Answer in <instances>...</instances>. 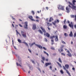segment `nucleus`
<instances>
[{"mask_svg": "<svg viewBox=\"0 0 76 76\" xmlns=\"http://www.w3.org/2000/svg\"><path fill=\"white\" fill-rule=\"evenodd\" d=\"M69 26L70 28H72V29H73V23L72 22H71V23L69 24Z\"/></svg>", "mask_w": 76, "mask_h": 76, "instance_id": "0eeeda50", "label": "nucleus"}, {"mask_svg": "<svg viewBox=\"0 0 76 76\" xmlns=\"http://www.w3.org/2000/svg\"><path fill=\"white\" fill-rule=\"evenodd\" d=\"M66 20L65 19L64 20V24H66Z\"/></svg>", "mask_w": 76, "mask_h": 76, "instance_id": "13d9d810", "label": "nucleus"}, {"mask_svg": "<svg viewBox=\"0 0 76 76\" xmlns=\"http://www.w3.org/2000/svg\"><path fill=\"white\" fill-rule=\"evenodd\" d=\"M16 64L18 66H20V67H22V65L20 64H18V63H16Z\"/></svg>", "mask_w": 76, "mask_h": 76, "instance_id": "5701e85b", "label": "nucleus"}, {"mask_svg": "<svg viewBox=\"0 0 76 76\" xmlns=\"http://www.w3.org/2000/svg\"><path fill=\"white\" fill-rule=\"evenodd\" d=\"M58 51L59 52V53H61L62 52H63V51L64 50H63V49H61V51H60V49H58Z\"/></svg>", "mask_w": 76, "mask_h": 76, "instance_id": "4468645a", "label": "nucleus"}, {"mask_svg": "<svg viewBox=\"0 0 76 76\" xmlns=\"http://www.w3.org/2000/svg\"><path fill=\"white\" fill-rule=\"evenodd\" d=\"M76 1L75 0H73V1H72V2L73 4L75 5V3H76Z\"/></svg>", "mask_w": 76, "mask_h": 76, "instance_id": "4be33fe9", "label": "nucleus"}, {"mask_svg": "<svg viewBox=\"0 0 76 76\" xmlns=\"http://www.w3.org/2000/svg\"><path fill=\"white\" fill-rule=\"evenodd\" d=\"M61 9L62 10H64V7L61 6Z\"/></svg>", "mask_w": 76, "mask_h": 76, "instance_id": "c85d7f7f", "label": "nucleus"}, {"mask_svg": "<svg viewBox=\"0 0 76 76\" xmlns=\"http://www.w3.org/2000/svg\"><path fill=\"white\" fill-rule=\"evenodd\" d=\"M31 13L32 14V15H35V12H34V11H31Z\"/></svg>", "mask_w": 76, "mask_h": 76, "instance_id": "c9c22d12", "label": "nucleus"}, {"mask_svg": "<svg viewBox=\"0 0 76 76\" xmlns=\"http://www.w3.org/2000/svg\"><path fill=\"white\" fill-rule=\"evenodd\" d=\"M40 28L44 32V35L45 36H46L48 38H50V35L48 33L46 32V30H45V29L42 27H41Z\"/></svg>", "mask_w": 76, "mask_h": 76, "instance_id": "f257e3e1", "label": "nucleus"}, {"mask_svg": "<svg viewBox=\"0 0 76 76\" xmlns=\"http://www.w3.org/2000/svg\"><path fill=\"white\" fill-rule=\"evenodd\" d=\"M12 25L13 27L14 28L15 27V26H14V25L13 24H12Z\"/></svg>", "mask_w": 76, "mask_h": 76, "instance_id": "69168bd1", "label": "nucleus"}, {"mask_svg": "<svg viewBox=\"0 0 76 76\" xmlns=\"http://www.w3.org/2000/svg\"><path fill=\"white\" fill-rule=\"evenodd\" d=\"M66 72L67 73V74H68L69 75L70 74V72H69L68 70H66Z\"/></svg>", "mask_w": 76, "mask_h": 76, "instance_id": "393cba45", "label": "nucleus"}, {"mask_svg": "<svg viewBox=\"0 0 76 76\" xmlns=\"http://www.w3.org/2000/svg\"><path fill=\"white\" fill-rule=\"evenodd\" d=\"M21 33L22 34V35L23 38H26V33L23 31H21Z\"/></svg>", "mask_w": 76, "mask_h": 76, "instance_id": "39448f33", "label": "nucleus"}, {"mask_svg": "<svg viewBox=\"0 0 76 76\" xmlns=\"http://www.w3.org/2000/svg\"><path fill=\"white\" fill-rule=\"evenodd\" d=\"M42 48H43L45 50H47V48H46L45 47H43L42 48H40V49H41Z\"/></svg>", "mask_w": 76, "mask_h": 76, "instance_id": "e433bc0d", "label": "nucleus"}, {"mask_svg": "<svg viewBox=\"0 0 76 76\" xmlns=\"http://www.w3.org/2000/svg\"><path fill=\"white\" fill-rule=\"evenodd\" d=\"M63 69H64V70H66V68H65V67H63Z\"/></svg>", "mask_w": 76, "mask_h": 76, "instance_id": "4d7b16f0", "label": "nucleus"}, {"mask_svg": "<svg viewBox=\"0 0 76 76\" xmlns=\"http://www.w3.org/2000/svg\"><path fill=\"white\" fill-rule=\"evenodd\" d=\"M67 55L68 56H69V57H72V54H71L70 53L67 54Z\"/></svg>", "mask_w": 76, "mask_h": 76, "instance_id": "f3484780", "label": "nucleus"}, {"mask_svg": "<svg viewBox=\"0 0 76 76\" xmlns=\"http://www.w3.org/2000/svg\"><path fill=\"white\" fill-rule=\"evenodd\" d=\"M56 37L53 36H51L50 37V38L51 39H53V38H55Z\"/></svg>", "mask_w": 76, "mask_h": 76, "instance_id": "4c0bfd02", "label": "nucleus"}, {"mask_svg": "<svg viewBox=\"0 0 76 76\" xmlns=\"http://www.w3.org/2000/svg\"><path fill=\"white\" fill-rule=\"evenodd\" d=\"M53 20V18L52 17H50V18L49 20V22H52V21Z\"/></svg>", "mask_w": 76, "mask_h": 76, "instance_id": "dca6fc26", "label": "nucleus"}, {"mask_svg": "<svg viewBox=\"0 0 76 76\" xmlns=\"http://www.w3.org/2000/svg\"><path fill=\"white\" fill-rule=\"evenodd\" d=\"M58 16H62L61 14H59Z\"/></svg>", "mask_w": 76, "mask_h": 76, "instance_id": "bf43d9fd", "label": "nucleus"}, {"mask_svg": "<svg viewBox=\"0 0 76 76\" xmlns=\"http://www.w3.org/2000/svg\"><path fill=\"white\" fill-rule=\"evenodd\" d=\"M51 49L53 50H55V49L53 47L51 48Z\"/></svg>", "mask_w": 76, "mask_h": 76, "instance_id": "a18cd8bd", "label": "nucleus"}, {"mask_svg": "<svg viewBox=\"0 0 76 76\" xmlns=\"http://www.w3.org/2000/svg\"><path fill=\"white\" fill-rule=\"evenodd\" d=\"M69 4V7L71 9H75L76 8V6L74 4H72V3L70 2H68Z\"/></svg>", "mask_w": 76, "mask_h": 76, "instance_id": "f03ea898", "label": "nucleus"}, {"mask_svg": "<svg viewBox=\"0 0 76 76\" xmlns=\"http://www.w3.org/2000/svg\"><path fill=\"white\" fill-rule=\"evenodd\" d=\"M45 40L46 42H47L48 41V40H47V39L46 38H45Z\"/></svg>", "mask_w": 76, "mask_h": 76, "instance_id": "49530a36", "label": "nucleus"}, {"mask_svg": "<svg viewBox=\"0 0 76 76\" xmlns=\"http://www.w3.org/2000/svg\"><path fill=\"white\" fill-rule=\"evenodd\" d=\"M43 52L45 54H46V55H47V57H48V56H49V54H48V53L46 52H45V51H44Z\"/></svg>", "mask_w": 76, "mask_h": 76, "instance_id": "412c9836", "label": "nucleus"}, {"mask_svg": "<svg viewBox=\"0 0 76 76\" xmlns=\"http://www.w3.org/2000/svg\"><path fill=\"white\" fill-rule=\"evenodd\" d=\"M57 63L58 65L59 66H60V67H61V64H60L59 62H57Z\"/></svg>", "mask_w": 76, "mask_h": 76, "instance_id": "a878e982", "label": "nucleus"}, {"mask_svg": "<svg viewBox=\"0 0 76 76\" xmlns=\"http://www.w3.org/2000/svg\"><path fill=\"white\" fill-rule=\"evenodd\" d=\"M61 42L62 43H63V44H66V42H64V41L62 40L61 41Z\"/></svg>", "mask_w": 76, "mask_h": 76, "instance_id": "ea45409f", "label": "nucleus"}, {"mask_svg": "<svg viewBox=\"0 0 76 76\" xmlns=\"http://www.w3.org/2000/svg\"><path fill=\"white\" fill-rule=\"evenodd\" d=\"M64 45H61V47H60V48L63 49V48H64Z\"/></svg>", "mask_w": 76, "mask_h": 76, "instance_id": "7c9ffc66", "label": "nucleus"}, {"mask_svg": "<svg viewBox=\"0 0 76 76\" xmlns=\"http://www.w3.org/2000/svg\"><path fill=\"white\" fill-rule=\"evenodd\" d=\"M61 6L59 5L58 7V8L59 10H60L61 9Z\"/></svg>", "mask_w": 76, "mask_h": 76, "instance_id": "b1692460", "label": "nucleus"}, {"mask_svg": "<svg viewBox=\"0 0 76 76\" xmlns=\"http://www.w3.org/2000/svg\"><path fill=\"white\" fill-rule=\"evenodd\" d=\"M74 27H75V28H76V25H75L74 26Z\"/></svg>", "mask_w": 76, "mask_h": 76, "instance_id": "774afa93", "label": "nucleus"}, {"mask_svg": "<svg viewBox=\"0 0 76 76\" xmlns=\"http://www.w3.org/2000/svg\"><path fill=\"white\" fill-rule=\"evenodd\" d=\"M61 55L64 56H66V55L65 54V53H61Z\"/></svg>", "mask_w": 76, "mask_h": 76, "instance_id": "72a5a7b5", "label": "nucleus"}, {"mask_svg": "<svg viewBox=\"0 0 76 76\" xmlns=\"http://www.w3.org/2000/svg\"><path fill=\"white\" fill-rule=\"evenodd\" d=\"M60 72L61 74H64V72H63V70L62 69H61L60 70Z\"/></svg>", "mask_w": 76, "mask_h": 76, "instance_id": "2f4dec72", "label": "nucleus"}, {"mask_svg": "<svg viewBox=\"0 0 76 76\" xmlns=\"http://www.w3.org/2000/svg\"><path fill=\"white\" fill-rule=\"evenodd\" d=\"M16 33H17V34H19V36H20V37H22L21 36V35L19 33V32H18V31H17V30H16Z\"/></svg>", "mask_w": 76, "mask_h": 76, "instance_id": "a211bd4d", "label": "nucleus"}, {"mask_svg": "<svg viewBox=\"0 0 76 76\" xmlns=\"http://www.w3.org/2000/svg\"><path fill=\"white\" fill-rule=\"evenodd\" d=\"M67 53H70V51H69L68 50H67Z\"/></svg>", "mask_w": 76, "mask_h": 76, "instance_id": "864d4df0", "label": "nucleus"}, {"mask_svg": "<svg viewBox=\"0 0 76 76\" xmlns=\"http://www.w3.org/2000/svg\"><path fill=\"white\" fill-rule=\"evenodd\" d=\"M29 51L30 53H31L32 52L31 51V50L30 49H29Z\"/></svg>", "mask_w": 76, "mask_h": 76, "instance_id": "8fccbe9b", "label": "nucleus"}, {"mask_svg": "<svg viewBox=\"0 0 76 76\" xmlns=\"http://www.w3.org/2000/svg\"><path fill=\"white\" fill-rule=\"evenodd\" d=\"M36 21L38 22H39V20H36Z\"/></svg>", "mask_w": 76, "mask_h": 76, "instance_id": "680f3d73", "label": "nucleus"}, {"mask_svg": "<svg viewBox=\"0 0 76 76\" xmlns=\"http://www.w3.org/2000/svg\"><path fill=\"white\" fill-rule=\"evenodd\" d=\"M22 23L23 25V27L24 29H28V22Z\"/></svg>", "mask_w": 76, "mask_h": 76, "instance_id": "20e7f679", "label": "nucleus"}, {"mask_svg": "<svg viewBox=\"0 0 76 76\" xmlns=\"http://www.w3.org/2000/svg\"><path fill=\"white\" fill-rule=\"evenodd\" d=\"M47 26H48V27H49L50 26V24H49V23H48V22L47 23Z\"/></svg>", "mask_w": 76, "mask_h": 76, "instance_id": "37998d69", "label": "nucleus"}, {"mask_svg": "<svg viewBox=\"0 0 76 76\" xmlns=\"http://www.w3.org/2000/svg\"><path fill=\"white\" fill-rule=\"evenodd\" d=\"M12 19H14V20H15V18H13V17H12Z\"/></svg>", "mask_w": 76, "mask_h": 76, "instance_id": "0e129e2a", "label": "nucleus"}, {"mask_svg": "<svg viewBox=\"0 0 76 76\" xmlns=\"http://www.w3.org/2000/svg\"><path fill=\"white\" fill-rule=\"evenodd\" d=\"M67 26H66V25H64L63 26V28L64 29H67Z\"/></svg>", "mask_w": 76, "mask_h": 76, "instance_id": "bb28decb", "label": "nucleus"}, {"mask_svg": "<svg viewBox=\"0 0 76 76\" xmlns=\"http://www.w3.org/2000/svg\"><path fill=\"white\" fill-rule=\"evenodd\" d=\"M38 69L39 70L40 72H41V69H39V68H38Z\"/></svg>", "mask_w": 76, "mask_h": 76, "instance_id": "09e8293b", "label": "nucleus"}, {"mask_svg": "<svg viewBox=\"0 0 76 76\" xmlns=\"http://www.w3.org/2000/svg\"><path fill=\"white\" fill-rule=\"evenodd\" d=\"M48 30H50V28L49 27H48Z\"/></svg>", "mask_w": 76, "mask_h": 76, "instance_id": "e2e57ef3", "label": "nucleus"}, {"mask_svg": "<svg viewBox=\"0 0 76 76\" xmlns=\"http://www.w3.org/2000/svg\"><path fill=\"white\" fill-rule=\"evenodd\" d=\"M64 35L65 37H67L68 35L66 33H65L64 34Z\"/></svg>", "mask_w": 76, "mask_h": 76, "instance_id": "58836bf2", "label": "nucleus"}, {"mask_svg": "<svg viewBox=\"0 0 76 76\" xmlns=\"http://www.w3.org/2000/svg\"><path fill=\"white\" fill-rule=\"evenodd\" d=\"M45 65L46 66H50V65H51V62L46 63L45 64Z\"/></svg>", "mask_w": 76, "mask_h": 76, "instance_id": "9d476101", "label": "nucleus"}, {"mask_svg": "<svg viewBox=\"0 0 76 76\" xmlns=\"http://www.w3.org/2000/svg\"><path fill=\"white\" fill-rule=\"evenodd\" d=\"M56 21L57 22V23H59V22H60V20H57Z\"/></svg>", "mask_w": 76, "mask_h": 76, "instance_id": "de8ad7c7", "label": "nucleus"}, {"mask_svg": "<svg viewBox=\"0 0 76 76\" xmlns=\"http://www.w3.org/2000/svg\"><path fill=\"white\" fill-rule=\"evenodd\" d=\"M69 35L70 37H73V32L72 31H71L70 32V34H69Z\"/></svg>", "mask_w": 76, "mask_h": 76, "instance_id": "9b49d317", "label": "nucleus"}, {"mask_svg": "<svg viewBox=\"0 0 76 76\" xmlns=\"http://www.w3.org/2000/svg\"><path fill=\"white\" fill-rule=\"evenodd\" d=\"M71 16L72 18H75V21H76V15H75V16L74 15H71Z\"/></svg>", "mask_w": 76, "mask_h": 76, "instance_id": "ddd939ff", "label": "nucleus"}, {"mask_svg": "<svg viewBox=\"0 0 76 76\" xmlns=\"http://www.w3.org/2000/svg\"><path fill=\"white\" fill-rule=\"evenodd\" d=\"M18 25L19 26H20V27H23V26H22L20 24H19Z\"/></svg>", "mask_w": 76, "mask_h": 76, "instance_id": "c03bdc74", "label": "nucleus"}, {"mask_svg": "<svg viewBox=\"0 0 76 76\" xmlns=\"http://www.w3.org/2000/svg\"><path fill=\"white\" fill-rule=\"evenodd\" d=\"M18 42H19L20 43H21L22 41H21L20 40V39H18Z\"/></svg>", "mask_w": 76, "mask_h": 76, "instance_id": "f704fd0d", "label": "nucleus"}, {"mask_svg": "<svg viewBox=\"0 0 76 76\" xmlns=\"http://www.w3.org/2000/svg\"><path fill=\"white\" fill-rule=\"evenodd\" d=\"M29 18L30 19H31V21H34V22H35V20L33 19V17H32V16H29Z\"/></svg>", "mask_w": 76, "mask_h": 76, "instance_id": "6e6552de", "label": "nucleus"}, {"mask_svg": "<svg viewBox=\"0 0 76 76\" xmlns=\"http://www.w3.org/2000/svg\"><path fill=\"white\" fill-rule=\"evenodd\" d=\"M56 38L55 39V41L57 42L58 41V36L56 35Z\"/></svg>", "mask_w": 76, "mask_h": 76, "instance_id": "2eb2a0df", "label": "nucleus"}, {"mask_svg": "<svg viewBox=\"0 0 76 76\" xmlns=\"http://www.w3.org/2000/svg\"><path fill=\"white\" fill-rule=\"evenodd\" d=\"M39 32L40 33V34H42V35L43 34V32H42V31H41V30H38Z\"/></svg>", "mask_w": 76, "mask_h": 76, "instance_id": "aec40b11", "label": "nucleus"}, {"mask_svg": "<svg viewBox=\"0 0 76 76\" xmlns=\"http://www.w3.org/2000/svg\"><path fill=\"white\" fill-rule=\"evenodd\" d=\"M42 60L43 61L45 60V58L44 57H42Z\"/></svg>", "mask_w": 76, "mask_h": 76, "instance_id": "c756f323", "label": "nucleus"}, {"mask_svg": "<svg viewBox=\"0 0 76 76\" xmlns=\"http://www.w3.org/2000/svg\"><path fill=\"white\" fill-rule=\"evenodd\" d=\"M46 9H47V10H48V7H46Z\"/></svg>", "mask_w": 76, "mask_h": 76, "instance_id": "052dcab7", "label": "nucleus"}, {"mask_svg": "<svg viewBox=\"0 0 76 76\" xmlns=\"http://www.w3.org/2000/svg\"><path fill=\"white\" fill-rule=\"evenodd\" d=\"M46 61H48V59L46 58V60H45Z\"/></svg>", "mask_w": 76, "mask_h": 76, "instance_id": "603ef678", "label": "nucleus"}, {"mask_svg": "<svg viewBox=\"0 0 76 76\" xmlns=\"http://www.w3.org/2000/svg\"><path fill=\"white\" fill-rule=\"evenodd\" d=\"M72 70H74V71H75V68L74 67L72 68Z\"/></svg>", "mask_w": 76, "mask_h": 76, "instance_id": "6e6d98bb", "label": "nucleus"}, {"mask_svg": "<svg viewBox=\"0 0 76 76\" xmlns=\"http://www.w3.org/2000/svg\"><path fill=\"white\" fill-rule=\"evenodd\" d=\"M41 62L42 63H43V64H44V62L42 60L41 61Z\"/></svg>", "mask_w": 76, "mask_h": 76, "instance_id": "5fc2aeb1", "label": "nucleus"}, {"mask_svg": "<svg viewBox=\"0 0 76 76\" xmlns=\"http://www.w3.org/2000/svg\"><path fill=\"white\" fill-rule=\"evenodd\" d=\"M23 43L25 44L26 46H28V44H27V43H26V42H23Z\"/></svg>", "mask_w": 76, "mask_h": 76, "instance_id": "cd10ccee", "label": "nucleus"}, {"mask_svg": "<svg viewBox=\"0 0 76 76\" xmlns=\"http://www.w3.org/2000/svg\"><path fill=\"white\" fill-rule=\"evenodd\" d=\"M58 61L61 63H62V61H61V58H59L58 59Z\"/></svg>", "mask_w": 76, "mask_h": 76, "instance_id": "6ab92c4d", "label": "nucleus"}, {"mask_svg": "<svg viewBox=\"0 0 76 76\" xmlns=\"http://www.w3.org/2000/svg\"><path fill=\"white\" fill-rule=\"evenodd\" d=\"M66 10L67 13H69L70 12V9L68 7H67L66 8Z\"/></svg>", "mask_w": 76, "mask_h": 76, "instance_id": "1a4fd4ad", "label": "nucleus"}, {"mask_svg": "<svg viewBox=\"0 0 76 76\" xmlns=\"http://www.w3.org/2000/svg\"><path fill=\"white\" fill-rule=\"evenodd\" d=\"M36 24H34L33 25V30H35L36 29Z\"/></svg>", "mask_w": 76, "mask_h": 76, "instance_id": "f8f14e48", "label": "nucleus"}, {"mask_svg": "<svg viewBox=\"0 0 76 76\" xmlns=\"http://www.w3.org/2000/svg\"><path fill=\"white\" fill-rule=\"evenodd\" d=\"M69 51L71 52H72V49H70V48L69 49Z\"/></svg>", "mask_w": 76, "mask_h": 76, "instance_id": "3c124183", "label": "nucleus"}, {"mask_svg": "<svg viewBox=\"0 0 76 76\" xmlns=\"http://www.w3.org/2000/svg\"><path fill=\"white\" fill-rule=\"evenodd\" d=\"M65 67H69V65L68 64H66Z\"/></svg>", "mask_w": 76, "mask_h": 76, "instance_id": "79ce46f5", "label": "nucleus"}, {"mask_svg": "<svg viewBox=\"0 0 76 76\" xmlns=\"http://www.w3.org/2000/svg\"><path fill=\"white\" fill-rule=\"evenodd\" d=\"M74 37L75 38V37H76V32H75L74 34Z\"/></svg>", "mask_w": 76, "mask_h": 76, "instance_id": "a19ab883", "label": "nucleus"}, {"mask_svg": "<svg viewBox=\"0 0 76 76\" xmlns=\"http://www.w3.org/2000/svg\"><path fill=\"white\" fill-rule=\"evenodd\" d=\"M31 61L32 63H33V64H35V61H34V60H31Z\"/></svg>", "mask_w": 76, "mask_h": 76, "instance_id": "473e14b6", "label": "nucleus"}, {"mask_svg": "<svg viewBox=\"0 0 76 76\" xmlns=\"http://www.w3.org/2000/svg\"><path fill=\"white\" fill-rule=\"evenodd\" d=\"M34 45H35L36 46H37V47H38L39 48H42V46L41 45L36 44H35V42L32 43L31 45H30V46L31 47L32 46Z\"/></svg>", "mask_w": 76, "mask_h": 76, "instance_id": "7ed1b4c3", "label": "nucleus"}, {"mask_svg": "<svg viewBox=\"0 0 76 76\" xmlns=\"http://www.w3.org/2000/svg\"><path fill=\"white\" fill-rule=\"evenodd\" d=\"M21 69H23V70L24 72H28V73H29V71H28V69L27 70V69H26V68H23V67H21Z\"/></svg>", "mask_w": 76, "mask_h": 76, "instance_id": "423d86ee", "label": "nucleus"}, {"mask_svg": "<svg viewBox=\"0 0 76 76\" xmlns=\"http://www.w3.org/2000/svg\"><path fill=\"white\" fill-rule=\"evenodd\" d=\"M73 42H72V41H71V44H73Z\"/></svg>", "mask_w": 76, "mask_h": 76, "instance_id": "338daca9", "label": "nucleus"}]
</instances>
